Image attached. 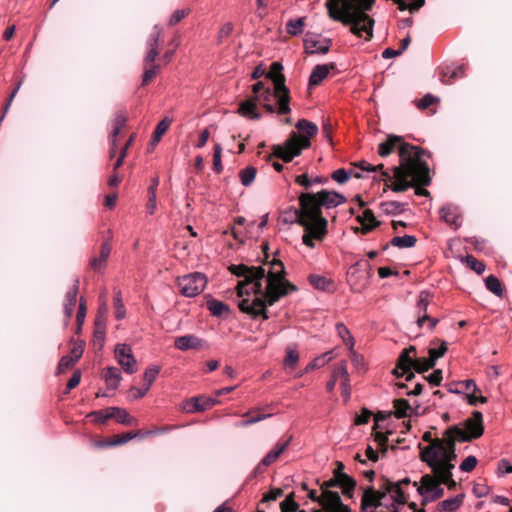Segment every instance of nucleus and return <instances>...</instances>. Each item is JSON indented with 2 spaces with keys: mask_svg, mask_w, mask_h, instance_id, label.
Instances as JSON below:
<instances>
[{
  "mask_svg": "<svg viewBox=\"0 0 512 512\" xmlns=\"http://www.w3.org/2000/svg\"><path fill=\"white\" fill-rule=\"evenodd\" d=\"M257 174V169L253 166H247L239 172L241 184L245 187L250 186Z\"/></svg>",
  "mask_w": 512,
  "mask_h": 512,
  "instance_id": "c03bdc74",
  "label": "nucleus"
},
{
  "mask_svg": "<svg viewBox=\"0 0 512 512\" xmlns=\"http://www.w3.org/2000/svg\"><path fill=\"white\" fill-rule=\"evenodd\" d=\"M299 134L292 132L283 145H274L273 155L288 163L296 156H299L302 150L310 147V138L318 132V127L313 122L301 119L296 123Z\"/></svg>",
  "mask_w": 512,
  "mask_h": 512,
  "instance_id": "423d86ee",
  "label": "nucleus"
},
{
  "mask_svg": "<svg viewBox=\"0 0 512 512\" xmlns=\"http://www.w3.org/2000/svg\"><path fill=\"white\" fill-rule=\"evenodd\" d=\"M457 455L452 448L445 449L438 440L432 441L431 444L421 448L420 459L426 463L433 474L448 489H454L457 485L452 477V470L455 467Z\"/></svg>",
  "mask_w": 512,
  "mask_h": 512,
  "instance_id": "39448f33",
  "label": "nucleus"
},
{
  "mask_svg": "<svg viewBox=\"0 0 512 512\" xmlns=\"http://www.w3.org/2000/svg\"><path fill=\"white\" fill-rule=\"evenodd\" d=\"M356 219L361 224V232L363 234L369 233L380 225V221L376 219L373 211L370 209H365Z\"/></svg>",
  "mask_w": 512,
  "mask_h": 512,
  "instance_id": "a878e982",
  "label": "nucleus"
},
{
  "mask_svg": "<svg viewBox=\"0 0 512 512\" xmlns=\"http://www.w3.org/2000/svg\"><path fill=\"white\" fill-rule=\"evenodd\" d=\"M160 372V368L157 367V366H151V367H148L145 372H144V375H143V385L147 386V387H151L153 382L155 381L157 375L159 374Z\"/></svg>",
  "mask_w": 512,
  "mask_h": 512,
  "instance_id": "3c124183",
  "label": "nucleus"
},
{
  "mask_svg": "<svg viewBox=\"0 0 512 512\" xmlns=\"http://www.w3.org/2000/svg\"><path fill=\"white\" fill-rule=\"evenodd\" d=\"M485 286L493 294H495L497 296H502V293H503L502 284L497 277H495L493 275L488 276L485 280Z\"/></svg>",
  "mask_w": 512,
  "mask_h": 512,
  "instance_id": "49530a36",
  "label": "nucleus"
},
{
  "mask_svg": "<svg viewBox=\"0 0 512 512\" xmlns=\"http://www.w3.org/2000/svg\"><path fill=\"white\" fill-rule=\"evenodd\" d=\"M87 417L92 418V420L97 423L103 424L108 419L112 418L111 417V407L104 409V410L92 411L87 415Z\"/></svg>",
  "mask_w": 512,
  "mask_h": 512,
  "instance_id": "8fccbe9b",
  "label": "nucleus"
},
{
  "mask_svg": "<svg viewBox=\"0 0 512 512\" xmlns=\"http://www.w3.org/2000/svg\"><path fill=\"white\" fill-rule=\"evenodd\" d=\"M464 494H458L454 497L445 499L438 503L439 512H455L463 504Z\"/></svg>",
  "mask_w": 512,
  "mask_h": 512,
  "instance_id": "7c9ffc66",
  "label": "nucleus"
},
{
  "mask_svg": "<svg viewBox=\"0 0 512 512\" xmlns=\"http://www.w3.org/2000/svg\"><path fill=\"white\" fill-rule=\"evenodd\" d=\"M411 352H416L414 346H410L409 348L404 349L400 353L397 365L393 370V374L396 377H405L406 381H410L412 378H414V373L411 371V369L414 368L416 360L413 359L410 355Z\"/></svg>",
  "mask_w": 512,
  "mask_h": 512,
  "instance_id": "4468645a",
  "label": "nucleus"
},
{
  "mask_svg": "<svg viewBox=\"0 0 512 512\" xmlns=\"http://www.w3.org/2000/svg\"><path fill=\"white\" fill-rule=\"evenodd\" d=\"M95 326L94 343H98L99 348L101 349L105 341V328L100 325L99 321H96Z\"/></svg>",
  "mask_w": 512,
  "mask_h": 512,
  "instance_id": "bf43d9fd",
  "label": "nucleus"
},
{
  "mask_svg": "<svg viewBox=\"0 0 512 512\" xmlns=\"http://www.w3.org/2000/svg\"><path fill=\"white\" fill-rule=\"evenodd\" d=\"M299 360V353L295 347H287L284 364L286 367L294 369Z\"/></svg>",
  "mask_w": 512,
  "mask_h": 512,
  "instance_id": "09e8293b",
  "label": "nucleus"
},
{
  "mask_svg": "<svg viewBox=\"0 0 512 512\" xmlns=\"http://www.w3.org/2000/svg\"><path fill=\"white\" fill-rule=\"evenodd\" d=\"M221 152H222L221 145L215 144L214 155H213V170L217 173H220L222 171Z\"/></svg>",
  "mask_w": 512,
  "mask_h": 512,
  "instance_id": "052dcab7",
  "label": "nucleus"
},
{
  "mask_svg": "<svg viewBox=\"0 0 512 512\" xmlns=\"http://www.w3.org/2000/svg\"><path fill=\"white\" fill-rule=\"evenodd\" d=\"M428 307V294L426 292H421L419 295V300L417 302V310H418V318L417 324L419 327H423L425 323H427V327L429 330H433L438 323L436 318H431L427 314Z\"/></svg>",
  "mask_w": 512,
  "mask_h": 512,
  "instance_id": "a211bd4d",
  "label": "nucleus"
},
{
  "mask_svg": "<svg viewBox=\"0 0 512 512\" xmlns=\"http://www.w3.org/2000/svg\"><path fill=\"white\" fill-rule=\"evenodd\" d=\"M299 201L306 206L313 216L322 215V207L331 209L343 204L346 201L344 195L328 190H321L317 193H302Z\"/></svg>",
  "mask_w": 512,
  "mask_h": 512,
  "instance_id": "9d476101",
  "label": "nucleus"
},
{
  "mask_svg": "<svg viewBox=\"0 0 512 512\" xmlns=\"http://www.w3.org/2000/svg\"><path fill=\"white\" fill-rule=\"evenodd\" d=\"M465 69L466 67L464 65L458 66L457 68H454L452 70L447 69L444 72L442 82L445 84H450L451 82L449 80L462 78L465 75Z\"/></svg>",
  "mask_w": 512,
  "mask_h": 512,
  "instance_id": "a18cd8bd",
  "label": "nucleus"
},
{
  "mask_svg": "<svg viewBox=\"0 0 512 512\" xmlns=\"http://www.w3.org/2000/svg\"><path fill=\"white\" fill-rule=\"evenodd\" d=\"M161 36V28L158 25L153 27L147 39V53L144 57V65H155L154 61L159 54L158 46Z\"/></svg>",
  "mask_w": 512,
  "mask_h": 512,
  "instance_id": "6ab92c4d",
  "label": "nucleus"
},
{
  "mask_svg": "<svg viewBox=\"0 0 512 512\" xmlns=\"http://www.w3.org/2000/svg\"><path fill=\"white\" fill-rule=\"evenodd\" d=\"M478 390L477 385L474 380L467 379L464 381H460L457 383L456 389H450L449 391L456 394H461L465 396V393H475Z\"/></svg>",
  "mask_w": 512,
  "mask_h": 512,
  "instance_id": "79ce46f5",
  "label": "nucleus"
},
{
  "mask_svg": "<svg viewBox=\"0 0 512 512\" xmlns=\"http://www.w3.org/2000/svg\"><path fill=\"white\" fill-rule=\"evenodd\" d=\"M75 363H76V361L73 360L72 356H70V355L62 356L58 363V366H57L58 373H62L66 369L71 368L72 366H74Z\"/></svg>",
  "mask_w": 512,
  "mask_h": 512,
  "instance_id": "69168bd1",
  "label": "nucleus"
},
{
  "mask_svg": "<svg viewBox=\"0 0 512 512\" xmlns=\"http://www.w3.org/2000/svg\"><path fill=\"white\" fill-rule=\"evenodd\" d=\"M112 246L109 240H106L102 243L100 248L99 257L93 258L91 260V267L95 271H100L106 266V261L111 253Z\"/></svg>",
  "mask_w": 512,
  "mask_h": 512,
  "instance_id": "c85d7f7f",
  "label": "nucleus"
},
{
  "mask_svg": "<svg viewBox=\"0 0 512 512\" xmlns=\"http://www.w3.org/2000/svg\"><path fill=\"white\" fill-rule=\"evenodd\" d=\"M477 458L473 455L467 456L460 464L462 472H471L477 465Z\"/></svg>",
  "mask_w": 512,
  "mask_h": 512,
  "instance_id": "680f3d73",
  "label": "nucleus"
},
{
  "mask_svg": "<svg viewBox=\"0 0 512 512\" xmlns=\"http://www.w3.org/2000/svg\"><path fill=\"white\" fill-rule=\"evenodd\" d=\"M335 64L331 63L327 64H318L316 65L309 77V86H317L319 85L329 74L330 68H334Z\"/></svg>",
  "mask_w": 512,
  "mask_h": 512,
  "instance_id": "cd10ccee",
  "label": "nucleus"
},
{
  "mask_svg": "<svg viewBox=\"0 0 512 512\" xmlns=\"http://www.w3.org/2000/svg\"><path fill=\"white\" fill-rule=\"evenodd\" d=\"M263 266H248L246 264L231 265L229 271L237 277H243L237 285L238 296L255 294L250 300L243 298L238 303L239 309L253 318L263 316L268 319L266 306H272L282 297L297 291V287L285 279V267L282 261L273 259Z\"/></svg>",
  "mask_w": 512,
  "mask_h": 512,
  "instance_id": "f257e3e1",
  "label": "nucleus"
},
{
  "mask_svg": "<svg viewBox=\"0 0 512 512\" xmlns=\"http://www.w3.org/2000/svg\"><path fill=\"white\" fill-rule=\"evenodd\" d=\"M169 125H170V120L168 118H164L157 124V126L153 132V140L155 142H158L161 139L162 135L169 128Z\"/></svg>",
  "mask_w": 512,
  "mask_h": 512,
  "instance_id": "6e6d98bb",
  "label": "nucleus"
},
{
  "mask_svg": "<svg viewBox=\"0 0 512 512\" xmlns=\"http://www.w3.org/2000/svg\"><path fill=\"white\" fill-rule=\"evenodd\" d=\"M398 146L400 163L393 168V176L387 171H383L382 175L386 184L394 192H404L416 183L429 185L431 178L429 175V166L424 160L427 152L419 146L404 143L400 136L389 135L384 142L378 145V154L381 157L390 155L395 147Z\"/></svg>",
  "mask_w": 512,
  "mask_h": 512,
  "instance_id": "f03ea898",
  "label": "nucleus"
},
{
  "mask_svg": "<svg viewBox=\"0 0 512 512\" xmlns=\"http://www.w3.org/2000/svg\"><path fill=\"white\" fill-rule=\"evenodd\" d=\"M140 435V432H126L120 435H115L109 442H99L97 446L106 447V446H119L127 443L128 441L137 438Z\"/></svg>",
  "mask_w": 512,
  "mask_h": 512,
  "instance_id": "473e14b6",
  "label": "nucleus"
},
{
  "mask_svg": "<svg viewBox=\"0 0 512 512\" xmlns=\"http://www.w3.org/2000/svg\"><path fill=\"white\" fill-rule=\"evenodd\" d=\"M344 468L342 463H338L337 468V477H338V487L342 489L343 495L347 497H352L353 490L356 486V481L350 477L349 475L342 472Z\"/></svg>",
  "mask_w": 512,
  "mask_h": 512,
  "instance_id": "393cba45",
  "label": "nucleus"
},
{
  "mask_svg": "<svg viewBox=\"0 0 512 512\" xmlns=\"http://www.w3.org/2000/svg\"><path fill=\"white\" fill-rule=\"evenodd\" d=\"M372 494L370 492H363L361 498V512H371L372 507Z\"/></svg>",
  "mask_w": 512,
  "mask_h": 512,
  "instance_id": "338daca9",
  "label": "nucleus"
},
{
  "mask_svg": "<svg viewBox=\"0 0 512 512\" xmlns=\"http://www.w3.org/2000/svg\"><path fill=\"white\" fill-rule=\"evenodd\" d=\"M79 290V279H76L71 288L67 291L64 300V313L68 319L73 315L74 308L77 302V295Z\"/></svg>",
  "mask_w": 512,
  "mask_h": 512,
  "instance_id": "bb28decb",
  "label": "nucleus"
},
{
  "mask_svg": "<svg viewBox=\"0 0 512 512\" xmlns=\"http://www.w3.org/2000/svg\"><path fill=\"white\" fill-rule=\"evenodd\" d=\"M299 204H300L299 208L288 207L285 210H283V212L281 213V217H280L283 223H285V224L298 223L300 225L303 224L306 217H308V213L306 212L307 207L304 206L300 201H299Z\"/></svg>",
  "mask_w": 512,
  "mask_h": 512,
  "instance_id": "4be33fe9",
  "label": "nucleus"
},
{
  "mask_svg": "<svg viewBox=\"0 0 512 512\" xmlns=\"http://www.w3.org/2000/svg\"><path fill=\"white\" fill-rule=\"evenodd\" d=\"M207 285V278L203 273L194 272L177 278V286L185 297L199 295Z\"/></svg>",
  "mask_w": 512,
  "mask_h": 512,
  "instance_id": "f8f14e48",
  "label": "nucleus"
},
{
  "mask_svg": "<svg viewBox=\"0 0 512 512\" xmlns=\"http://www.w3.org/2000/svg\"><path fill=\"white\" fill-rule=\"evenodd\" d=\"M283 69L279 62H274L271 65V70L267 77L273 81V89L267 87L262 93L255 96L256 102L271 103L275 99L278 103L277 113L279 115L289 114L290 109V95L289 89L285 85V76L281 73Z\"/></svg>",
  "mask_w": 512,
  "mask_h": 512,
  "instance_id": "0eeeda50",
  "label": "nucleus"
},
{
  "mask_svg": "<svg viewBox=\"0 0 512 512\" xmlns=\"http://www.w3.org/2000/svg\"><path fill=\"white\" fill-rule=\"evenodd\" d=\"M435 366V362L431 358L416 359L414 370L418 373H423L432 369Z\"/></svg>",
  "mask_w": 512,
  "mask_h": 512,
  "instance_id": "864d4df0",
  "label": "nucleus"
},
{
  "mask_svg": "<svg viewBox=\"0 0 512 512\" xmlns=\"http://www.w3.org/2000/svg\"><path fill=\"white\" fill-rule=\"evenodd\" d=\"M331 177L334 181L338 182L339 184H344L349 179L350 173H348L345 169L340 168L335 170L332 173Z\"/></svg>",
  "mask_w": 512,
  "mask_h": 512,
  "instance_id": "774afa93",
  "label": "nucleus"
},
{
  "mask_svg": "<svg viewBox=\"0 0 512 512\" xmlns=\"http://www.w3.org/2000/svg\"><path fill=\"white\" fill-rule=\"evenodd\" d=\"M336 330L338 336L342 339L343 343L348 347L351 355L356 357V351L354 350L355 340L354 337L351 335L349 329L343 323H337Z\"/></svg>",
  "mask_w": 512,
  "mask_h": 512,
  "instance_id": "2f4dec72",
  "label": "nucleus"
},
{
  "mask_svg": "<svg viewBox=\"0 0 512 512\" xmlns=\"http://www.w3.org/2000/svg\"><path fill=\"white\" fill-rule=\"evenodd\" d=\"M292 441V436H289L285 441H278L274 448L270 451L276 458H279V456L287 449V447L290 445V442Z\"/></svg>",
  "mask_w": 512,
  "mask_h": 512,
  "instance_id": "0e129e2a",
  "label": "nucleus"
},
{
  "mask_svg": "<svg viewBox=\"0 0 512 512\" xmlns=\"http://www.w3.org/2000/svg\"><path fill=\"white\" fill-rule=\"evenodd\" d=\"M293 496L294 493H291L281 502V512H295L298 509V504L295 502Z\"/></svg>",
  "mask_w": 512,
  "mask_h": 512,
  "instance_id": "5fc2aeb1",
  "label": "nucleus"
},
{
  "mask_svg": "<svg viewBox=\"0 0 512 512\" xmlns=\"http://www.w3.org/2000/svg\"><path fill=\"white\" fill-rule=\"evenodd\" d=\"M111 417L118 423L131 426L137 423L136 419L129 415V413L120 407H111Z\"/></svg>",
  "mask_w": 512,
  "mask_h": 512,
  "instance_id": "c9c22d12",
  "label": "nucleus"
},
{
  "mask_svg": "<svg viewBox=\"0 0 512 512\" xmlns=\"http://www.w3.org/2000/svg\"><path fill=\"white\" fill-rule=\"evenodd\" d=\"M466 263L477 274H482L485 271V264L483 262L477 260L472 255L466 256Z\"/></svg>",
  "mask_w": 512,
  "mask_h": 512,
  "instance_id": "4d7b16f0",
  "label": "nucleus"
},
{
  "mask_svg": "<svg viewBox=\"0 0 512 512\" xmlns=\"http://www.w3.org/2000/svg\"><path fill=\"white\" fill-rule=\"evenodd\" d=\"M308 281L315 289L320 291H329L333 286L331 279L318 274H310Z\"/></svg>",
  "mask_w": 512,
  "mask_h": 512,
  "instance_id": "72a5a7b5",
  "label": "nucleus"
},
{
  "mask_svg": "<svg viewBox=\"0 0 512 512\" xmlns=\"http://www.w3.org/2000/svg\"><path fill=\"white\" fill-rule=\"evenodd\" d=\"M305 19L303 17L297 19H290L286 23V32L291 36H297L303 32Z\"/></svg>",
  "mask_w": 512,
  "mask_h": 512,
  "instance_id": "37998d69",
  "label": "nucleus"
},
{
  "mask_svg": "<svg viewBox=\"0 0 512 512\" xmlns=\"http://www.w3.org/2000/svg\"><path fill=\"white\" fill-rule=\"evenodd\" d=\"M320 505L323 510L313 512H351L347 505H344L338 492L324 491L321 494Z\"/></svg>",
  "mask_w": 512,
  "mask_h": 512,
  "instance_id": "f3484780",
  "label": "nucleus"
},
{
  "mask_svg": "<svg viewBox=\"0 0 512 512\" xmlns=\"http://www.w3.org/2000/svg\"><path fill=\"white\" fill-rule=\"evenodd\" d=\"M204 341L192 334L183 335L177 337L174 341L175 348L181 351H187L189 349H200L203 347Z\"/></svg>",
  "mask_w": 512,
  "mask_h": 512,
  "instance_id": "5701e85b",
  "label": "nucleus"
},
{
  "mask_svg": "<svg viewBox=\"0 0 512 512\" xmlns=\"http://www.w3.org/2000/svg\"><path fill=\"white\" fill-rule=\"evenodd\" d=\"M114 308H115V317L117 320H121L126 315V309L122 301V294L120 290L115 291L114 295Z\"/></svg>",
  "mask_w": 512,
  "mask_h": 512,
  "instance_id": "de8ad7c7",
  "label": "nucleus"
},
{
  "mask_svg": "<svg viewBox=\"0 0 512 512\" xmlns=\"http://www.w3.org/2000/svg\"><path fill=\"white\" fill-rule=\"evenodd\" d=\"M218 403L219 401L216 398L201 395L187 400L184 409L188 413L203 412Z\"/></svg>",
  "mask_w": 512,
  "mask_h": 512,
  "instance_id": "aec40b11",
  "label": "nucleus"
},
{
  "mask_svg": "<svg viewBox=\"0 0 512 512\" xmlns=\"http://www.w3.org/2000/svg\"><path fill=\"white\" fill-rule=\"evenodd\" d=\"M376 0H327L325 7L328 16L343 25L350 26L354 35L372 37L374 19L368 14Z\"/></svg>",
  "mask_w": 512,
  "mask_h": 512,
  "instance_id": "20e7f679",
  "label": "nucleus"
},
{
  "mask_svg": "<svg viewBox=\"0 0 512 512\" xmlns=\"http://www.w3.org/2000/svg\"><path fill=\"white\" fill-rule=\"evenodd\" d=\"M71 343L73 344V347L69 355L77 362L83 355L85 342L83 340L75 341L72 339Z\"/></svg>",
  "mask_w": 512,
  "mask_h": 512,
  "instance_id": "603ef678",
  "label": "nucleus"
},
{
  "mask_svg": "<svg viewBox=\"0 0 512 512\" xmlns=\"http://www.w3.org/2000/svg\"><path fill=\"white\" fill-rule=\"evenodd\" d=\"M364 492L372 494L371 512H400V508L405 503V496L400 486L396 483L388 482L386 491H376L373 487H367Z\"/></svg>",
  "mask_w": 512,
  "mask_h": 512,
  "instance_id": "1a4fd4ad",
  "label": "nucleus"
},
{
  "mask_svg": "<svg viewBox=\"0 0 512 512\" xmlns=\"http://www.w3.org/2000/svg\"><path fill=\"white\" fill-rule=\"evenodd\" d=\"M391 414H394L398 419L411 416L412 414L419 415V406L413 408L406 399H396L394 400V411L389 412L388 416Z\"/></svg>",
  "mask_w": 512,
  "mask_h": 512,
  "instance_id": "b1692460",
  "label": "nucleus"
},
{
  "mask_svg": "<svg viewBox=\"0 0 512 512\" xmlns=\"http://www.w3.org/2000/svg\"><path fill=\"white\" fill-rule=\"evenodd\" d=\"M333 353L334 350L327 351L320 356L313 359L304 370V373H307L313 369L320 368L325 366L327 363H329L333 359Z\"/></svg>",
  "mask_w": 512,
  "mask_h": 512,
  "instance_id": "58836bf2",
  "label": "nucleus"
},
{
  "mask_svg": "<svg viewBox=\"0 0 512 512\" xmlns=\"http://www.w3.org/2000/svg\"><path fill=\"white\" fill-rule=\"evenodd\" d=\"M306 212L308 213V217H306L301 225L305 231L302 236V242L306 246L314 248V240L322 241L326 237L328 233V221L326 218L322 217V215L318 214V216H313L307 209Z\"/></svg>",
  "mask_w": 512,
  "mask_h": 512,
  "instance_id": "9b49d317",
  "label": "nucleus"
},
{
  "mask_svg": "<svg viewBox=\"0 0 512 512\" xmlns=\"http://www.w3.org/2000/svg\"><path fill=\"white\" fill-rule=\"evenodd\" d=\"M207 308L216 317L227 316L229 313V306L214 298L207 301Z\"/></svg>",
  "mask_w": 512,
  "mask_h": 512,
  "instance_id": "e433bc0d",
  "label": "nucleus"
},
{
  "mask_svg": "<svg viewBox=\"0 0 512 512\" xmlns=\"http://www.w3.org/2000/svg\"><path fill=\"white\" fill-rule=\"evenodd\" d=\"M417 242V238L413 235H403L393 237L391 245L400 249L414 247Z\"/></svg>",
  "mask_w": 512,
  "mask_h": 512,
  "instance_id": "ea45409f",
  "label": "nucleus"
},
{
  "mask_svg": "<svg viewBox=\"0 0 512 512\" xmlns=\"http://www.w3.org/2000/svg\"><path fill=\"white\" fill-rule=\"evenodd\" d=\"M158 70V65H144L142 84H148L156 76Z\"/></svg>",
  "mask_w": 512,
  "mask_h": 512,
  "instance_id": "13d9d810",
  "label": "nucleus"
},
{
  "mask_svg": "<svg viewBox=\"0 0 512 512\" xmlns=\"http://www.w3.org/2000/svg\"><path fill=\"white\" fill-rule=\"evenodd\" d=\"M406 203L397 201H387L380 204V208L386 214L397 215L401 214L405 210Z\"/></svg>",
  "mask_w": 512,
  "mask_h": 512,
  "instance_id": "a19ab883",
  "label": "nucleus"
},
{
  "mask_svg": "<svg viewBox=\"0 0 512 512\" xmlns=\"http://www.w3.org/2000/svg\"><path fill=\"white\" fill-rule=\"evenodd\" d=\"M190 12H191V10L189 8L175 10L169 19V25L170 26L176 25L183 18H185L187 15H189Z\"/></svg>",
  "mask_w": 512,
  "mask_h": 512,
  "instance_id": "e2e57ef3",
  "label": "nucleus"
},
{
  "mask_svg": "<svg viewBox=\"0 0 512 512\" xmlns=\"http://www.w3.org/2000/svg\"><path fill=\"white\" fill-rule=\"evenodd\" d=\"M370 265L367 261H359L347 272V281L354 292H361L368 284Z\"/></svg>",
  "mask_w": 512,
  "mask_h": 512,
  "instance_id": "ddd939ff",
  "label": "nucleus"
},
{
  "mask_svg": "<svg viewBox=\"0 0 512 512\" xmlns=\"http://www.w3.org/2000/svg\"><path fill=\"white\" fill-rule=\"evenodd\" d=\"M331 40L318 38L315 35H307L304 39L305 51L309 54H326L329 51Z\"/></svg>",
  "mask_w": 512,
  "mask_h": 512,
  "instance_id": "412c9836",
  "label": "nucleus"
},
{
  "mask_svg": "<svg viewBox=\"0 0 512 512\" xmlns=\"http://www.w3.org/2000/svg\"><path fill=\"white\" fill-rule=\"evenodd\" d=\"M484 432L483 416L479 411H474L472 417L463 422V427L457 425L450 426L444 433L442 439H437L445 449L452 448L456 452L457 442H468L477 439Z\"/></svg>",
  "mask_w": 512,
  "mask_h": 512,
  "instance_id": "6e6552de",
  "label": "nucleus"
},
{
  "mask_svg": "<svg viewBox=\"0 0 512 512\" xmlns=\"http://www.w3.org/2000/svg\"><path fill=\"white\" fill-rule=\"evenodd\" d=\"M418 492L426 501H434L440 498L444 489L441 487L439 479L433 475H424L421 478V485L418 488Z\"/></svg>",
  "mask_w": 512,
  "mask_h": 512,
  "instance_id": "2eb2a0df",
  "label": "nucleus"
},
{
  "mask_svg": "<svg viewBox=\"0 0 512 512\" xmlns=\"http://www.w3.org/2000/svg\"><path fill=\"white\" fill-rule=\"evenodd\" d=\"M114 352L119 365L127 374H133L137 371V361L129 345L124 343L117 344Z\"/></svg>",
  "mask_w": 512,
  "mask_h": 512,
  "instance_id": "dca6fc26",
  "label": "nucleus"
},
{
  "mask_svg": "<svg viewBox=\"0 0 512 512\" xmlns=\"http://www.w3.org/2000/svg\"><path fill=\"white\" fill-rule=\"evenodd\" d=\"M104 379H105L107 387L109 389L115 390L118 388V386L121 382V379H122L121 372L117 367H108L104 374Z\"/></svg>",
  "mask_w": 512,
  "mask_h": 512,
  "instance_id": "f704fd0d",
  "label": "nucleus"
},
{
  "mask_svg": "<svg viewBox=\"0 0 512 512\" xmlns=\"http://www.w3.org/2000/svg\"><path fill=\"white\" fill-rule=\"evenodd\" d=\"M257 102L254 97L249 98L243 102H241L239 106V114L243 117L252 119V120H259L261 119L262 115L257 112L256 110Z\"/></svg>",
  "mask_w": 512,
  "mask_h": 512,
  "instance_id": "c756f323",
  "label": "nucleus"
},
{
  "mask_svg": "<svg viewBox=\"0 0 512 512\" xmlns=\"http://www.w3.org/2000/svg\"><path fill=\"white\" fill-rule=\"evenodd\" d=\"M376 0H327L325 7L328 16L343 25L350 26L354 35L372 37L374 19L368 14Z\"/></svg>",
  "mask_w": 512,
  "mask_h": 512,
  "instance_id": "7ed1b4c3",
  "label": "nucleus"
},
{
  "mask_svg": "<svg viewBox=\"0 0 512 512\" xmlns=\"http://www.w3.org/2000/svg\"><path fill=\"white\" fill-rule=\"evenodd\" d=\"M441 218L450 225L458 226L459 211L456 206L446 205L440 210Z\"/></svg>",
  "mask_w": 512,
  "mask_h": 512,
  "instance_id": "4c0bfd02",
  "label": "nucleus"
}]
</instances>
